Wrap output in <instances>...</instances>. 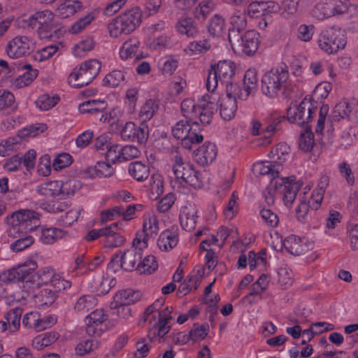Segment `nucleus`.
Masks as SVG:
<instances>
[{
	"instance_id": "f257e3e1",
	"label": "nucleus",
	"mask_w": 358,
	"mask_h": 358,
	"mask_svg": "<svg viewBox=\"0 0 358 358\" xmlns=\"http://www.w3.org/2000/svg\"><path fill=\"white\" fill-rule=\"evenodd\" d=\"M217 97L214 94L203 96L199 103L191 99H184L180 105L182 113L189 122L209 124L217 110Z\"/></svg>"
},
{
	"instance_id": "f03ea898",
	"label": "nucleus",
	"mask_w": 358,
	"mask_h": 358,
	"mask_svg": "<svg viewBox=\"0 0 358 358\" xmlns=\"http://www.w3.org/2000/svg\"><path fill=\"white\" fill-rule=\"evenodd\" d=\"M161 306V301H155L144 313V321L149 324L148 336L150 340L159 341L170 330L168 322L171 319L172 308L166 307L159 310Z\"/></svg>"
},
{
	"instance_id": "7ed1b4c3",
	"label": "nucleus",
	"mask_w": 358,
	"mask_h": 358,
	"mask_svg": "<svg viewBox=\"0 0 358 358\" xmlns=\"http://www.w3.org/2000/svg\"><path fill=\"white\" fill-rule=\"evenodd\" d=\"M142 12L138 7L132 8L114 18L108 25L111 37L117 38L122 34H129L141 24Z\"/></svg>"
},
{
	"instance_id": "20e7f679",
	"label": "nucleus",
	"mask_w": 358,
	"mask_h": 358,
	"mask_svg": "<svg viewBox=\"0 0 358 358\" xmlns=\"http://www.w3.org/2000/svg\"><path fill=\"white\" fill-rule=\"evenodd\" d=\"M23 21L28 28L35 29L41 39L52 37L57 29L55 15L50 10L37 11Z\"/></svg>"
},
{
	"instance_id": "39448f33",
	"label": "nucleus",
	"mask_w": 358,
	"mask_h": 358,
	"mask_svg": "<svg viewBox=\"0 0 358 358\" xmlns=\"http://www.w3.org/2000/svg\"><path fill=\"white\" fill-rule=\"evenodd\" d=\"M9 234H16L32 231L40 224L39 214L34 210H20L6 217Z\"/></svg>"
},
{
	"instance_id": "423d86ee",
	"label": "nucleus",
	"mask_w": 358,
	"mask_h": 358,
	"mask_svg": "<svg viewBox=\"0 0 358 358\" xmlns=\"http://www.w3.org/2000/svg\"><path fill=\"white\" fill-rule=\"evenodd\" d=\"M287 66L273 68L266 71L262 78V92L268 97H275L285 87L289 79Z\"/></svg>"
},
{
	"instance_id": "0eeeda50",
	"label": "nucleus",
	"mask_w": 358,
	"mask_h": 358,
	"mask_svg": "<svg viewBox=\"0 0 358 358\" xmlns=\"http://www.w3.org/2000/svg\"><path fill=\"white\" fill-rule=\"evenodd\" d=\"M101 67V62L92 59L87 60L75 68L68 78L69 84L75 88L87 85L98 76Z\"/></svg>"
},
{
	"instance_id": "6e6552de",
	"label": "nucleus",
	"mask_w": 358,
	"mask_h": 358,
	"mask_svg": "<svg viewBox=\"0 0 358 358\" xmlns=\"http://www.w3.org/2000/svg\"><path fill=\"white\" fill-rule=\"evenodd\" d=\"M172 133L175 138L181 140L182 146L187 149H190L193 144L199 143L203 139L199 123L189 120L177 122L172 129Z\"/></svg>"
},
{
	"instance_id": "1a4fd4ad",
	"label": "nucleus",
	"mask_w": 358,
	"mask_h": 358,
	"mask_svg": "<svg viewBox=\"0 0 358 358\" xmlns=\"http://www.w3.org/2000/svg\"><path fill=\"white\" fill-rule=\"evenodd\" d=\"M347 43L343 31L341 28L331 27L322 31L318 36L317 44L321 50L328 55L336 53Z\"/></svg>"
},
{
	"instance_id": "9d476101",
	"label": "nucleus",
	"mask_w": 358,
	"mask_h": 358,
	"mask_svg": "<svg viewBox=\"0 0 358 358\" xmlns=\"http://www.w3.org/2000/svg\"><path fill=\"white\" fill-rule=\"evenodd\" d=\"M173 171L177 179L182 180L184 182L194 188L201 187V173L195 171L193 165L185 161L181 156L176 155L175 157Z\"/></svg>"
},
{
	"instance_id": "9b49d317",
	"label": "nucleus",
	"mask_w": 358,
	"mask_h": 358,
	"mask_svg": "<svg viewBox=\"0 0 358 358\" xmlns=\"http://www.w3.org/2000/svg\"><path fill=\"white\" fill-rule=\"evenodd\" d=\"M159 231V223L157 216L152 213L144 215L143 229L136 234L133 241L134 245L139 249L146 248L148 242L153 240Z\"/></svg>"
},
{
	"instance_id": "f8f14e48",
	"label": "nucleus",
	"mask_w": 358,
	"mask_h": 358,
	"mask_svg": "<svg viewBox=\"0 0 358 358\" xmlns=\"http://www.w3.org/2000/svg\"><path fill=\"white\" fill-rule=\"evenodd\" d=\"M324 196L322 189H315L312 192H304L300 194L299 205L296 208V216L299 220H303L309 209L317 210L321 205Z\"/></svg>"
},
{
	"instance_id": "ddd939ff",
	"label": "nucleus",
	"mask_w": 358,
	"mask_h": 358,
	"mask_svg": "<svg viewBox=\"0 0 358 358\" xmlns=\"http://www.w3.org/2000/svg\"><path fill=\"white\" fill-rule=\"evenodd\" d=\"M37 267V262L32 259H29L17 266L0 273V280L4 283L23 280Z\"/></svg>"
},
{
	"instance_id": "4468645a",
	"label": "nucleus",
	"mask_w": 358,
	"mask_h": 358,
	"mask_svg": "<svg viewBox=\"0 0 358 358\" xmlns=\"http://www.w3.org/2000/svg\"><path fill=\"white\" fill-rule=\"evenodd\" d=\"M37 285H50L56 291H62L71 287V282L62 278L51 267H44L39 269L35 274Z\"/></svg>"
},
{
	"instance_id": "2eb2a0df",
	"label": "nucleus",
	"mask_w": 358,
	"mask_h": 358,
	"mask_svg": "<svg viewBox=\"0 0 358 358\" xmlns=\"http://www.w3.org/2000/svg\"><path fill=\"white\" fill-rule=\"evenodd\" d=\"M312 103L309 99L305 98L299 105H292L287 110V119L292 123L302 125L312 117Z\"/></svg>"
},
{
	"instance_id": "dca6fc26",
	"label": "nucleus",
	"mask_w": 358,
	"mask_h": 358,
	"mask_svg": "<svg viewBox=\"0 0 358 358\" xmlns=\"http://www.w3.org/2000/svg\"><path fill=\"white\" fill-rule=\"evenodd\" d=\"M231 28L229 30L228 38L231 45H238L240 32L247 26V14L244 10H236L230 17Z\"/></svg>"
},
{
	"instance_id": "f3484780",
	"label": "nucleus",
	"mask_w": 358,
	"mask_h": 358,
	"mask_svg": "<svg viewBox=\"0 0 358 358\" xmlns=\"http://www.w3.org/2000/svg\"><path fill=\"white\" fill-rule=\"evenodd\" d=\"M142 250L133 245L131 249L124 252L117 253L110 261V265L113 266L115 263L126 271H131L142 257Z\"/></svg>"
},
{
	"instance_id": "a211bd4d",
	"label": "nucleus",
	"mask_w": 358,
	"mask_h": 358,
	"mask_svg": "<svg viewBox=\"0 0 358 358\" xmlns=\"http://www.w3.org/2000/svg\"><path fill=\"white\" fill-rule=\"evenodd\" d=\"M108 320V315L103 309H96L85 318L86 333L91 336H100L103 329V324Z\"/></svg>"
},
{
	"instance_id": "6ab92c4d",
	"label": "nucleus",
	"mask_w": 358,
	"mask_h": 358,
	"mask_svg": "<svg viewBox=\"0 0 358 358\" xmlns=\"http://www.w3.org/2000/svg\"><path fill=\"white\" fill-rule=\"evenodd\" d=\"M123 140L133 141L137 140L141 144H144L148 137V128L144 124L137 127L133 122H127L120 132Z\"/></svg>"
},
{
	"instance_id": "aec40b11",
	"label": "nucleus",
	"mask_w": 358,
	"mask_h": 358,
	"mask_svg": "<svg viewBox=\"0 0 358 358\" xmlns=\"http://www.w3.org/2000/svg\"><path fill=\"white\" fill-rule=\"evenodd\" d=\"M30 46L31 42L27 36H17L8 42L6 52L9 57L17 59L29 54Z\"/></svg>"
},
{
	"instance_id": "412c9836",
	"label": "nucleus",
	"mask_w": 358,
	"mask_h": 358,
	"mask_svg": "<svg viewBox=\"0 0 358 358\" xmlns=\"http://www.w3.org/2000/svg\"><path fill=\"white\" fill-rule=\"evenodd\" d=\"M282 244L287 252L294 255L305 254L313 248V242L294 235L289 236L283 240Z\"/></svg>"
},
{
	"instance_id": "4be33fe9",
	"label": "nucleus",
	"mask_w": 358,
	"mask_h": 358,
	"mask_svg": "<svg viewBox=\"0 0 358 358\" xmlns=\"http://www.w3.org/2000/svg\"><path fill=\"white\" fill-rule=\"evenodd\" d=\"M278 182H275L277 184ZM279 192L282 194V199L287 206L292 204L299 190L300 185L295 181V177L282 178L278 182Z\"/></svg>"
},
{
	"instance_id": "5701e85b",
	"label": "nucleus",
	"mask_w": 358,
	"mask_h": 358,
	"mask_svg": "<svg viewBox=\"0 0 358 358\" xmlns=\"http://www.w3.org/2000/svg\"><path fill=\"white\" fill-rule=\"evenodd\" d=\"M281 120V117H278L264 128H262V123L259 120H253L252 121L251 133L254 136H262V142L260 143L262 145H269L271 143V138L275 134L276 127Z\"/></svg>"
},
{
	"instance_id": "b1692460",
	"label": "nucleus",
	"mask_w": 358,
	"mask_h": 358,
	"mask_svg": "<svg viewBox=\"0 0 358 358\" xmlns=\"http://www.w3.org/2000/svg\"><path fill=\"white\" fill-rule=\"evenodd\" d=\"M259 34L255 30H248L243 35L240 34L238 45H234L233 49L241 48L243 52L247 55L255 53L259 46Z\"/></svg>"
},
{
	"instance_id": "393cba45",
	"label": "nucleus",
	"mask_w": 358,
	"mask_h": 358,
	"mask_svg": "<svg viewBox=\"0 0 358 358\" xmlns=\"http://www.w3.org/2000/svg\"><path fill=\"white\" fill-rule=\"evenodd\" d=\"M55 322V320L42 318L40 314L36 311H31L24 315L22 324L24 327L34 329L36 331H41L49 327Z\"/></svg>"
},
{
	"instance_id": "a878e982",
	"label": "nucleus",
	"mask_w": 358,
	"mask_h": 358,
	"mask_svg": "<svg viewBox=\"0 0 358 358\" xmlns=\"http://www.w3.org/2000/svg\"><path fill=\"white\" fill-rule=\"evenodd\" d=\"M139 298L140 294L138 292L130 289L121 290L115 294L110 307L111 309H118L122 306H127L135 303Z\"/></svg>"
},
{
	"instance_id": "bb28decb",
	"label": "nucleus",
	"mask_w": 358,
	"mask_h": 358,
	"mask_svg": "<svg viewBox=\"0 0 358 358\" xmlns=\"http://www.w3.org/2000/svg\"><path fill=\"white\" fill-rule=\"evenodd\" d=\"M217 155V148L214 143L206 142L200 146L195 154V160L201 166L212 163Z\"/></svg>"
},
{
	"instance_id": "cd10ccee",
	"label": "nucleus",
	"mask_w": 358,
	"mask_h": 358,
	"mask_svg": "<svg viewBox=\"0 0 358 358\" xmlns=\"http://www.w3.org/2000/svg\"><path fill=\"white\" fill-rule=\"evenodd\" d=\"M211 67L221 83H229L235 75L236 65L229 60L220 61Z\"/></svg>"
},
{
	"instance_id": "c85d7f7f",
	"label": "nucleus",
	"mask_w": 358,
	"mask_h": 358,
	"mask_svg": "<svg viewBox=\"0 0 358 358\" xmlns=\"http://www.w3.org/2000/svg\"><path fill=\"white\" fill-rule=\"evenodd\" d=\"M178 242L177 229L172 227L161 233L157 241V245L161 250L169 251L176 247Z\"/></svg>"
},
{
	"instance_id": "c756f323",
	"label": "nucleus",
	"mask_w": 358,
	"mask_h": 358,
	"mask_svg": "<svg viewBox=\"0 0 358 358\" xmlns=\"http://www.w3.org/2000/svg\"><path fill=\"white\" fill-rule=\"evenodd\" d=\"M203 271L200 269L195 274L188 275L184 281L180 285L178 289V294L181 296H185L193 290H196L202 280Z\"/></svg>"
},
{
	"instance_id": "7c9ffc66",
	"label": "nucleus",
	"mask_w": 358,
	"mask_h": 358,
	"mask_svg": "<svg viewBox=\"0 0 358 358\" xmlns=\"http://www.w3.org/2000/svg\"><path fill=\"white\" fill-rule=\"evenodd\" d=\"M182 227L188 231L194 229L196 224V210L194 206H185L182 207L180 214Z\"/></svg>"
},
{
	"instance_id": "2f4dec72",
	"label": "nucleus",
	"mask_w": 358,
	"mask_h": 358,
	"mask_svg": "<svg viewBox=\"0 0 358 358\" xmlns=\"http://www.w3.org/2000/svg\"><path fill=\"white\" fill-rule=\"evenodd\" d=\"M118 224H112L106 227L104 237V246L106 248H114L120 247L125 241V238L117 233Z\"/></svg>"
},
{
	"instance_id": "473e14b6",
	"label": "nucleus",
	"mask_w": 358,
	"mask_h": 358,
	"mask_svg": "<svg viewBox=\"0 0 358 358\" xmlns=\"http://www.w3.org/2000/svg\"><path fill=\"white\" fill-rule=\"evenodd\" d=\"M107 107L104 100L91 99L81 103L78 106V110L81 114L96 115L103 113Z\"/></svg>"
},
{
	"instance_id": "72a5a7b5",
	"label": "nucleus",
	"mask_w": 358,
	"mask_h": 358,
	"mask_svg": "<svg viewBox=\"0 0 358 358\" xmlns=\"http://www.w3.org/2000/svg\"><path fill=\"white\" fill-rule=\"evenodd\" d=\"M83 7L78 0H62L56 9L57 15L62 18H67L73 15Z\"/></svg>"
},
{
	"instance_id": "f704fd0d",
	"label": "nucleus",
	"mask_w": 358,
	"mask_h": 358,
	"mask_svg": "<svg viewBox=\"0 0 358 358\" xmlns=\"http://www.w3.org/2000/svg\"><path fill=\"white\" fill-rule=\"evenodd\" d=\"M85 173L91 177L107 178L112 176L115 171L108 162H99L94 166L87 168Z\"/></svg>"
},
{
	"instance_id": "c9c22d12",
	"label": "nucleus",
	"mask_w": 358,
	"mask_h": 358,
	"mask_svg": "<svg viewBox=\"0 0 358 358\" xmlns=\"http://www.w3.org/2000/svg\"><path fill=\"white\" fill-rule=\"evenodd\" d=\"M58 338V333L55 331L47 332L34 337L31 341V345L36 350H42L53 344Z\"/></svg>"
},
{
	"instance_id": "e433bc0d",
	"label": "nucleus",
	"mask_w": 358,
	"mask_h": 358,
	"mask_svg": "<svg viewBox=\"0 0 358 358\" xmlns=\"http://www.w3.org/2000/svg\"><path fill=\"white\" fill-rule=\"evenodd\" d=\"M129 175L138 182L145 180L150 175V168L148 165L141 162H134L128 166Z\"/></svg>"
},
{
	"instance_id": "4c0bfd02",
	"label": "nucleus",
	"mask_w": 358,
	"mask_h": 358,
	"mask_svg": "<svg viewBox=\"0 0 358 358\" xmlns=\"http://www.w3.org/2000/svg\"><path fill=\"white\" fill-rule=\"evenodd\" d=\"M252 171L256 176H266L270 180L279 176V170L269 162H258L253 165Z\"/></svg>"
},
{
	"instance_id": "58836bf2",
	"label": "nucleus",
	"mask_w": 358,
	"mask_h": 358,
	"mask_svg": "<svg viewBox=\"0 0 358 358\" xmlns=\"http://www.w3.org/2000/svg\"><path fill=\"white\" fill-rule=\"evenodd\" d=\"M140 44L139 40L136 37H131L124 41L119 52L121 59L127 60L134 56L140 47Z\"/></svg>"
},
{
	"instance_id": "ea45409f",
	"label": "nucleus",
	"mask_w": 358,
	"mask_h": 358,
	"mask_svg": "<svg viewBox=\"0 0 358 358\" xmlns=\"http://www.w3.org/2000/svg\"><path fill=\"white\" fill-rule=\"evenodd\" d=\"M158 103L156 100L149 99L141 107L138 113V120L143 124L150 120L158 109Z\"/></svg>"
},
{
	"instance_id": "a19ab883",
	"label": "nucleus",
	"mask_w": 358,
	"mask_h": 358,
	"mask_svg": "<svg viewBox=\"0 0 358 358\" xmlns=\"http://www.w3.org/2000/svg\"><path fill=\"white\" fill-rule=\"evenodd\" d=\"M178 63L179 59L178 57L166 55L159 60V70L164 76H171L177 69Z\"/></svg>"
},
{
	"instance_id": "79ce46f5",
	"label": "nucleus",
	"mask_w": 358,
	"mask_h": 358,
	"mask_svg": "<svg viewBox=\"0 0 358 358\" xmlns=\"http://www.w3.org/2000/svg\"><path fill=\"white\" fill-rule=\"evenodd\" d=\"M37 192L45 196H61L59 180L48 181L37 187Z\"/></svg>"
},
{
	"instance_id": "37998d69",
	"label": "nucleus",
	"mask_w": 358,
	"mask_h": 358,
	"mask_svg": "<svg viewBox=\"0 0 358 358\" xmlns=\"http://www.w3.org/2000/svg\"><path fill=\"white\" fill-rule=\"evenodd\" d=\"M96 14L90 12L85 16L76 20L69 28V32L72 34H78L85 30L95 20Z\"/></svg>"
},
{
	"instance_id": "c03bdc74",
	"label": "nucleus",
	"mask_w": 358,
	"mask_h": 358,
	"mask_svg": "<svg viewBox=\"0 0 358 358\" xmlns=\"http://www.w3.org/2000/svg\"><path fill=\"white\" fill-rule=\"evenodd\" d=\"M22 314V310L20 308H16L8 311L4 321L7 323V329L10 332H16L19 330L20 327V319Z\"/></svg>"
},
{
	"instance_id": "a18cd8bd",
	"label": "nucleus",
	"mask_w": 358,
	"mask_h": 358,
	"mask_svg": "<svg viewBox=\"0 0 358 358\" xmlns=\"http://www.w3.org/2000/svg\"><path fill=\"white\" fill-rule=\"evenodd\" d=\"M149 196L157 199L164 192V180L161 175L153 174L149 182Z\"/></svg>"
},
{
	"instance_id": "49530a36",
	"label": "nucleus",
	"mask_w": 358,
	"mask_h": 358,
	"mask_svg": "<svg viewBox=\"0 0 358 358\" xmlns=\"http://www.w3.org/2000/svg\"><path fill=\"white\" fill-rule=\"evenodd\" d=\"M237 110L235 99L222 98L220 103V115L223 120L229 121L234 117Z\"/></svg>"
},
{
	"instance_id": "de8ad7c7",
	"label": "nucleus",
	"mask_w": 358,
	"mask_h": 358,
	"mask_svg": "<svg viewBox=\"0 0 358 358\" xmlns=\"http://www.w3.org/2000/svg\"><path fill=\"white\" fill-rule=\"evenodd\" d=\"M95 46V41L92 37H86L76 43L73 49L72 53L77 57H84L87 52L92 50Z\"/></svg>"
},
{
	"instance_id": "09e8293b",
	"label": "nucleus",
	"mask_w": 358,
	"mask_h": 358,
	"mask_svg": "<svg viewBox=\"0 0 358 358\" xmlns=\"http://www.w3.org/2000/svg\"><path fill=\"white\" fill-rule=\"evenodd\" d=\"M176 29L181 34L188 37H194L198 32L197 28L190 17H184L178 20Z\"/></svg>"
},
{
	"instance_id": "8fccbe9b",
	"label": "nucleus",
	"mask_w": 358,
	"mask_h": 358,
	"mask_svg": "<svg viewBox=\"0 0 358 358\" xmlns=\"http://www.w3.org/2000/svg\"><path fill=\"white\" fill-rule=\"evenodd\" d=\"M60 100L59 95L43 94L36 101V106L42 110H48L55 106Z\"/></svg>"
},
{
	"instance_id": "3c124183",
	"label": "nucleus",
	"mask_w": 358,
	"mask_h": 358,
	"mask_svg": "<svg viewBox=\"0 0 358 358\" xmlns=\"http://www.w3.org/2000/svg\"><path fill=\"white\" fill-rule=\"evenodd\" d=\"M158 268V263L155 256H146L136 266V271L140 274H151Z\"/></svg>"
},
{
	"instance_id": "603ef678",
	"label": "nucleus",
	"mask_w": 358,
	"mask_h": 358,
	"mask_svg": "<svg viewBox=\"0 0 358 358\" xmlns=\"http://www.w3.org/2000/svg\"><path fill=\"white\" fill-rule=\"evenodd\" d=\"M99 348V343L94 339L80 341L75 348L76 355L78 356H85L94 352Z\"/></svg>"
},
{
	"instance_id": "864d4df0",
	"label": "nucleus",
	"mask_w": 358,
	"mask_h": 358,
	"mask_svg": "<svg viewBox=\"0 0 358 358\" xmlns=\"http://www.w3.org/2000/svg\"><path fill=\"white\" fill-rule=\"evenodd\" d=\"M257 73L255 69L246 71L243 78L244 90L249 95L253 94L257 90Z\"/></svg>"
},
{
	"instance_id": "5fc2aeb1",
	"label": "nucleus",
	"mask_w": 358,
	"mask_h": 358,
	"mask_svg": "<svg viewBox=\"0 0 358 358\" xmlns=\"http://www.w3.org/2000/svg\"><path fill=\"white\" fill-rule=\"evenodd\" d=\"M226 83V96L224 97V99H235V101L236 102L238 99L244 100L246 99L249 96V94L245 92V90L242 92L238 84L234 83L231 81Z\"/></svg>"
},
{
	"instance_id": "6e6d98bb",
	"label": "nucleus",
	"mask_w": 358,
	"mask_h": 358,
	"mask_svg": "<svg viewBox=\"0 0 358 358\" xmlns=\"http://www.w3.org/2000/svg\"><path fill=\"white\" fill-rule=\"evenodd\" d=\"M63 230L57 228H48L42 230L41 240L43 243L52 244L65 236Z\"/></svg>"
},
{
	"instance_id": "4d7b16f0",
	"label": "nucleus",
	"mask_w": 358,
	"mask_h": 358,
	"mask_svg": "<svg viewBox=\"0 0 358 358\" xmlns=\"http://www.w3.org/2000/svg\"><path fill=\"white\" fill-rule=\"evenodd\" d=\"M312 14L317 20H324L334 17L327 0L317 3L313 9Z\"/></svg>"
},
{
	"instance_id": "13d9d810",
	"label": "nucleus",
	"mask_w": 358,
	"mask_h": 358,
	"mask_svg": "<svg viewBox=\"0 0 358 358\" xmlns=\"http://www.w3.org/2000/svg\"><path fill=\"white\" fill-rule=\"evenodd\" d=\"M17 108L15 96L13 93L6 90H0V111Z\"/></svg>"
},
{
	"instance_id": "bf43d9fd",
	"label": "nucleus",
	"mask_w": 358,
	"mask_h": 358,
	"mask_svg": "<svg viewBox=\"0 0 358 358\" xmlns=\"http://www.w3.org/2000/svg\"><path fill=\"white\" fill-rule=\"evenodd\" d=\"M96 304V299L92 295L80 296L75 304V309L78 312L85 313L92 309Z\"/></svg>"
},
{
	"instance_id": "052dcab7",
	"label": "nucleus",
	"mask_w": 358,
	"mask_h": 358,
	"mask_svg": "<svg viewBox=\"0 0 358 358\" xmlns=\"http://www.w3.org/2000/svg\"><path fill=\"white\" fill-rule=\"evenodd\" d=\"M290 148L286 143H279L271 152V158L279 164L285 162L289 157Z\"/></svg>"
},
{
	"instance_id": "680f3d73",
	"label": "nucleus",
	"mask_w": 358,
	"mask_h": 358,
	"mask_svg": "<svg viewBox=\"0 0 358 358\" xmlns=\"http://www.w3.org/2000/svg\"><path fill=\"white\" fill-rule=\"evenodd\" d=\"M124 73L121 71L114 70L107 74L103 81L104 85L115 87L124 83Z\"/></svg>"
},
{
	"instance_id": "e2e57ef3",
	"label": "nucleus",
	"mask_w": 358,
	"mask_h": 358,
	"mask_svg": "<svg viewBox=\"0 0 358 358\" xmlns=\"http://www.w3.org/2000/svg\"><path fill=\"white\" fill-rule=\"evenodd\" d=\"M225 30L224 20L218 15H215L208 26L209 33L214 36H222Z\"/></svg>"
},
{
	"instance_id": "0e129e2a",
	"label": "nucleus",
	"mask_w": 358,
	"mask_h": 358,
	"mask_svg": "<svg viewBox=\"0 0 358 358\" xmlns=\"http://www.w3.org/2000/svg\"><path fill=\"white\" fill-rule=\"evenodd\" d=\"M61 196L73 195L78 191L82 185L80 181L75 179H70L65 182L60 181Z\"/></svg>"
},
{
	"instance_id": "69168bd1",
	"label": "nucleus",
	"mask_w": 358,
	"mask_h": 358,
	"mask_svg": "<svg viewBox=\"0 0 358 358\" xmlns=\"http://www.w3.org/2000/svg\"><path fill=\"white\" fill-rule=\"evenodd\" d=\"M38 74L37 70H29L23 75L15 78L13 82V87L16 88H22L30 85L36 78Z\"/></svg>"
},
{
	"instance_id": "338daca9",
	"label": "nucleus",
	"mask_w": 358,
	"mask_h": 358,
	"mask_svg": "<svg viewBox=\"0 0 358 358\" xmlns=\"http://www.w3.org/2000/svg\"><path fill=\"white\" fill-rule=\"evenodd\" d=\"M208 331V324H194L189 331V336L193 342L200 341L206 337Z\"/></svg>"
},
{
	"instance_id": "774afa93",
	"label": "nucleus",
	"mask_w": 358,
	"mask_h": 358,
	"mask_svg": "<svg viewBox=\"0 0 358 358\" xmlns=\"http://www.w3.org/2000/svg\"><path fill=\"white\" fill-rule=\"evenodd\" d=\"M334 16L343 15L348 11L350 6L349 0H327Z\"/></svg>"
}]
</instances>
